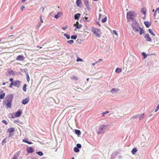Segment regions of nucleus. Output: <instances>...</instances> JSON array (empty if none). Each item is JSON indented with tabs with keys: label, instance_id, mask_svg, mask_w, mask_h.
<instances>
[{
	"label": "nucleus",
	"instance_id": "obj_1",
	"mask_svg": "<svg viewBox=\"0 0 159 159\" xmlns=\"http://www.w3.org/2000/svg\"><path fill=\"white\" fill-rule=\"evenodd\" d=\"M92 32L97 37H100L101 36L100 31L98 29L94 27H92L91 29Z\"/></svg>",
	"mask_w": 159,
	"mask_h": 159
},
{
	"label": "nucleus",
	"instance_id": "obj_2",
	"mask_svg": "<svg viewBox=\"0 0 159 159\" xmlns=\"http://www.w3.org/2000/svg\"><path fill=\"white\" fill-rule=\"evenodd\" d=\"M135 15V13L133 11H129L127 13V17L128 21L133 20Z\"/></svg>",
	"mask_w": 159,
	"mask_h": 159
},
{
	"label": "nucleus",
	"instance_id": "obj_3",
	"mask_svg": "<svg viewBox=\"0 0 159 159\" xmlns=\"http://www.w3.org/2000/svg\"><path fill=\"white\" fill-rule=\"evenodd\" d=\"M15 131V129L13 127L9 128L7 129V132L9 133V137H10L13 134H11L12 132H13Z\"/></svg>",
	"mask_w": 159,
	"mask_h": 159
},
{
	"label": "nucleus",
	"instance_id": "obj_4",
	"mask_svg": "<svg viewBox=\"0 0 159 159\" xmlns=\"http://www.w3.org/2000/svg\"><path fill=\"white\" fill-rule=\"evenodd\" d=\"M5 96V93L3 91L0 89V99H3Z\"/></svg>",
	"mask_w": 159,
	"mask_h": 159
},
{
	"label": "nucleus",
	"instance_id": "obj_5",
	"mask_svg": "<svg viewBox=\"0 0 159 159\" xmlns=\"http://www.w3.org/2000/svg\"><path fill=\"white\" fill-rule=\"evenodd\" d=\"M14 86L15 87H16L17 88H19L21 82L19 80H15L14 81Z\"/></svg>",
	"mask_w": 159,
	"mask_h": 159
},
{
	"label": "nucleus",
	"instance_id": "obj_6",
	"mask_svg": "<svg viewBox=\"0 0 159 159\" xmlns=\"http://www.w3.org/2000/svg\"><path fill=\"white\" fill-rule=\"evenodd\" d=\"M74 26L75 27V29H80L82 27V25L81 24H79L78 22L77 21L75 24L74 25Z\"/></svg>",
	"mask_w": 159,
	"mask_h": 159
},
{
	"label": "nucleus",
	"instance_id": "obj_7",
	"mask_svg": "<svg viewBox=\"0 0 159 159\" xmlns=\"http://www.w3.org/2000/svg\"><path fill=\"white\" fill-rule=\"evenodd\" d=\"M144 38L147 41L151 42V39L150 37L148 34H145L144 35Z\"/></svg>",
	"mask_w": 159,
	"mask_h": 159
},
{
	"label": "nucleus",
	"instance_id": "obj_8",
	"mask_svg": "<svg viewBox=\"0 0 159 159\" xmlns=\"http://www.w3.org/2000/svg\"><path fill=\"white\" fill-rule=\"evenodd\" d=\"M25 59L24 56L22 55H20L18 56L16 58L17 60L23 61Z\"/></svg>",
	"mask_w": 159,
	"mask_h": 159
},
{
	"label": "nucleus",
	"instance_id": "obj_9",
	"mask_svg": "<svg viewBox=\"0 0 159 159\" xmlns=\"http://www.w3.org/2000/svg\"><path fill=\"white\" fill-rule=\"evenodd\" d=\"M27 151L28 153H32L34 152V149L31 147H29L27 148Z\"/></svg>",
	"mask_w": 159,
	"mask_h": 159
},
{
	"label": "nucleus",
	"instance_id": "obj_10",
	"mask_svg": "<svg viewBox=\"0 0 159 159\" xmlns=\"http://www.w3.org/2000/svg\"><path fill=\"white\" fill-rule=\"evenodd\" d=\"M6 99L7 102H12V98L11 95H8L6 96Z\"/></svg>",
	"mask_w": 159,
	"mask_h": 159
},
{
	"label": "nucleus",
	"instance_id": "obj_11",
	"mask_svg": "<svg viewBox=\"0 0 159 159\" xmlns=\"http://www.w3.org/2000/svg\"><path fill=\"white\" fill-rule=\"evenodd\" d=\"M30 99L29 98H26L22 101V103L23 104L25 105L27 103L29 102Z\"/></svg>",
	"mask_w": 159,
	"mask_h": 159
},
{
	"label": "nucleus",
	"instance_id": "obj_12",
	"mask_svg": "<svg viewBox=\"0 0 159 159\" xmlns=\"http://www.w3.org/2000/svg\"><path fill=\"white\" fill-rule=\"evenodd\" d=\"M22 111L21 110H18V111L16 113L15 116L16 117H19L22 114Z\"/></svg>",
	"mask_w": 159,
	"mask_h": 159
},
{
	"label": "nucleus",
	"instance_id": "obj_13",
	"mask_svg": "<svg viewBox=\"0 0 159 159\" xmlns=\"http://www.w3.org/2000/svg\"><path fill=\"white\" fill-rule=\"evenodd\" d=\"M144 24L148 28L151 25V23L150 21H146L144 22Z\"/></svg>",
	"mask_w": 159,
	"mask_h": 159
},
{
	"label": "nucleus",
	"instance_id": "obj_14",
	"mask_svg": "<svg viewBox=\"0 0 159 159\" xmlns=\"http://www.w3.org/2000/svg\"><path fill=\"white\" fill-rule=\"evenodd\" d=\"M80 14L79 13L75 14L74 15L75 19V20H78L79 18L80 17Z\"/></svg>",
	"mask_w": 159,
	"mask_h": 159
},
{
	"label": "nucleus",
	"instance_id": "obj_15",
	"mask_svg": "<svg viewBox=\"0 0 159 159\" xmlns=\"http://www.w3.org/2000/svg\"><path fill=\"white\" fill-rule=\"evenodd\" d=\"M157 11H158V12L159 14V7L157 8L155 11H154V9H153L152 10V11L154 12V16L155 18H156V16L157 15Z\"/></svg>",
	"mask_w": 159,
	"mask_h": 159
},
{
	"label": "nucleus",
	"instance_id": "obj_16",
	"mask_svg": "<svg viewBox=\"0 0 159 159\" xmlns=\"http://www.w3.org/2000/svg\"><path fill=\"white\" fill-rule=\"evenodd\" d=\"M140 29H141V28L140 27H137L133 28V30L135 32H138Z\"/></svg>",
	"mask_w": 159,
	"mask_h": 159
},
{
	"label": "nucleus",
	"instance_id": "obj_17",
	"mask_svg": "<svg viewBox=\"0 0 159 159\" xmlns=\"http://www.w3.org/2000/svg\"><path fill=\"white\" fill-rule=\"evenodd\" d=\"M19 154V152H17L16 154L14 155L12 159H18Z\"/></svg>",
	"mask_w": 159,
	"mask_h": 159
},
{
	"label": "nucleus",
	"instance_id": "obj_18",
	"mask_svg": "<svg viewBox=\"0 0 159 159\" xmlns=\"http://www.w3.org/2000/svg\"><path fill=\"white\" fill-rule=\"evenodd\" d=\"M11 102H7L6 104V106L7 108H11Z\"/></svg>",
	"mask_w": 159,
	"mask_h": 159
},
{
	"label": "nucleus",
	"instance_id": "obj_19",
	"mask_svg": "<svg viewBox=\"0 0 159 159\" xmlns=\"http://www.w3.org/2000/svg\"><path fill=\"white\" fill-rule=\"evenodd\" d=\"M146 9L145 8H143L141 11V13L143 14L144 15H145L146 14Z\"/></svg>",
	"mask_w": 159,
	"mask_h": 159
},
{
	"label": "nucleus",
	"instance_id": "obj_20",
	"mask_svg": "<svg viewBox=\"0 0 159 159\" xmlns=\"http://www.w3.org/2000/svg\"><path fill=\"white\" fill-rule=\"evenodd\" d=\"M144 113H142L141 115H138V117L139 118V120H140L143 119L144 117Z\"/></svg>",
	"mask_w": 159,
	"mask_h": 159
},
{
	"label": "nucleus",
	"instance_id": "obj_21",
	"mask_svg": "<svg viewBox=\"0 0 159 159\" xmlns=\"http://www.w3.org/2000/svg\"><path fill=\"white\" fill-rule=\"evenodd\" d=\"M137 151V149L136 148H134L131 151L132 154L133 155H134Z\"/></svg>",
	"mask_w": 159,
	"mask_h": 159
},
{
	"label": "nucleus",
	"instance_id": "obj_22",
	"mask_svg": "<svg viewBox=\"0 0 159 159\" xmlns=\"http://www.w3.org/2000/svg\"><path fill=\"white\" fill-rule=\"evenodd\" d=\"M81 0H77L76 2V3L77 6L79 7H80V4L81 3Z\"/></svg>",
	"mask_w": 159,
	"mask_h": 159
},
{
	"label": "nucleus",
	"instance_id": "obj_23",
	"mask_svg": "<svg viewBox=\"0 0 159 159\" xmlns=\"http://www.w3.org/2000/svg\"><path fill=\"white\" fill-rule=\"evenodd\" d=\"M61 14V12H58L56 15L54 17L56 19L60 17Z\"/></svg>",
	"mask_w": 159,
	"mask_h": 159
},
{
	"label": "nucleus",
	"instance_id": "obj_24",
	"mask_svg": "<svg viewBox=\"0 0 159 159\" xmlns=\"http://www.w3.org/2000/svg\"><path fill=\"white\" fill-rule=\"evenodd\" d=\"M84 4L87 8L89 7V2L88 1L86 0H84Z\"/></svg>",
	"mask_w": 159,
	"mask_h": 159
},
{
	"label": "nucleus",
	"instance_id": "obj_25",
	"mask_svg": "<svg viewBox=\"0 0 159 159\" xmlns=\"http://www.w3.org/2000/svg\"><path fill=\"white\" fill-rule=\"evenodd\" d=\"M122 71V70L121 68H116V72L118 73H120Z\"/></svg>",
	"mask_w": 159,
	"mask_h": 159
},
{
	"label": "nucleus",
	"instance_id": "obj_26",
	"mask_svg": "<svg viewBox=\"0 0 159 159\" xmlns=\"http://www.w3.org/2000/svg\"><path fill=\"white\" fill-rule=\"evenodd\" d=\"M106 126L104 125H102L100 126V127L99 128V130L100 131H102L106 128Z\"/></svg>",
	"mask_w": 159,
	"mask_h": 159
},
{
	"label": "nucleus",
	"instance_id": "obj_27",
	"mask_svg": "<svg viewBox=\"0 0 159 159\" xmlns=\"http://www.w3.org/2000/svg\"><path fill=\"white\" fill-rule=\"evenodd\" d=\"M75 133L78 135H79L81 134V132L80 130L76 129L75 130Z\"/></svg>",
	"mask_w": 159,
	"mask_h": 159
},
{
	"label": "nucleus",
	"instance_id": "obj_28",
	"mask_svg": "<svg viewBox=\"0 0 159 159\" xmlns=\"http://www.w3.org/2000/svg\"><path fill=\"white\" fill-rule=\"evenodd\" d=\"M8 71L9 74L10 75H11L14 74V71L11 70H8Z\"/></svg>",
	"mask_w": 159,
	"mask_h": 159
},
{
	"label": "nucleus",
	"instance_id": "obj_29",
	"mask_svg": "<svg viewBox=\"0 0 159 159\" xmlns=\"http://www.w3.org/2000/svg\"><path fill=\"white\" fill-rule=\"evenodd\" d=\"M26 84H25L23 87V90L24 92H26Z\"/></svg>",
	"mask_w": 159,
	"mask_h": 159
},
{
	"label": "nucleus",
	"instance_id": "obj_30",
	"mask_svg": "<svg viewBox=\"0 0 159 159\" xmlns=\"http://www.w3.org/2000/svg\"><path fill=\"white\" fill-rule=\"evenodd\" d=\"M74 150L76 152H79L80 151L79 148H77V147H75L74 148Z\"/></svg>",
	"mask_w": 159,
	"mask_h": 159
},
{
	"label": "nucleus",
	"instance_id": "obj_31",
	"mask_svg": "<svg viewBox=\"0 0 159 159\" xmlns=\"http://www.w3.org/2000/svg\"><path fill=\"white\" fill-rule=\"evenodd\" d=\"M23 142L29 144H32V143L31 142H28L26 140L23 139Z\"/></svg>",
	"mask_w": 159,
	"mask_h": 159
},
{
	"label": "nucleus",
	"instance_id": "obj_32",
	"mask_svg": "<svg viewBox=\"0 0 159 159\" xmlns=\"http://www.w3.org/2000/svg\"><path fill=\"white\" fill-rule=\"evenodd\" d=\"M148 31H149V33L152 35H153V36H155V34H154L152 30H151V29H148Z\"/></svg>",
	"mask_w": 159,
	"mask_h": 159
},
{
	"label": "nucleus",
	"instance_id": "obj_33",
	"mask_svg": "<svg viewBox=\"0 0 159 159\" xmlns=\"http://www.w3.org/2000/svg\"><path fill=\"white\" fill-rule=\"evenodd\" d=\"M67 42L68 44H71L73 43L74 41L73 40H70L67 41Z\"/></svg>",
	"mask_w": 159,
	"mask_h": 159
},
{
	"label": "nucleus",
	"instance_id": "obj_34",
	"mask_svg": "<svg viewBox=\"0 0 159 159\" xmlns=\"http://www.w3.org/2000/svg\"><path fill=\"white\" fill-rule=\"evenodd\" d=\"M107 20V17L106 16L104 18L102 19V21L103 23H104Z\"/></svg>",
	"mask_w": 159,
	"mask_h": 159
},
{
	"label": "nucleus",
	"instance_id": "obj_35",
	"mask_svg": "<svg viewBox=\"0 0 159 159\" xmlns=\"http://www.w3.org/2000/svg\"><path fill=\"white\" fill-rule=\"evenodd\" d=\"M139 34L140 35H142L143 33H144V31L143 30V29H142L141 28V29H140V30H139Z\"/></svg>",
	"mask_w": 159,
	"mask_h": 159
},
{
	"label": "nucleus",
	"instance_id": "obj_36",
	"mask_svg": "<svg viewBox=\"0 0 159 159\" xmlns=\"http://www.w3.org/2000/svg\"><path fill=\"white\" fill-rule=\"evenodd\" d=\"M26 79L28 82H29L30 81V78L29 76V75L27 74L26 75Z\"/></svg>",
	"mask_w": 159,
	"mask_h": 159
},
{
	"label": "nucleus",
	"instance_id": "obj_37",
	"mask_svg": "<svg viewBox=\"0 0 159 159\" xmlns=\"http://www.w3.org/2000/svg\"><path fill=\"white\" fill-rule=\"evenodd\" d=\"M109 113V112L108 111H106L105 112H103L102 113V117H104L105 116V115L107 114H108Z\"/></svg>",
	"mask_w": 159,
	"mask_h": 159
},
{
	"label": "nucleus",
	"instance_id": "obj_38",
	"mask_svg": "<svg viewBox=\"0 0 159 159\" xmlns=\"http://www.w3.org/2000/svg\"><path fill=\"white\" fill-rule=\"evenodd\" d=\"M142 54L143 56V58H145L147 57V55L146 54V53H145L144 52H142Z\"/></svg>",
	"mask_w": 159,
	"mask_h": 159
},
{
	"label": "nucleus",
	"instance_id": "obj_39",
	"mask_svg": "<svg viewBox=\"0 0 159 159\" xmlns=\"http://www.w3.org/2000/svg\"><path fill=\"white\" fill-rule=\"evenodd\" d=\"M77 36L76 35H73L71 36V38L72 39H76Z\"/></svg>",
	"mask_w": 159,
	"mask_h": 159
},
{
	"label": "nucleus",
	"instance_id": "obj_40",
	"mask_svg": "<svg viewBox=\"0 0 159 159\" xmlns=\"http://www.w3.org/2000/svg\"><path fill=\"white\" fill-rule=\"evenodd\" d=\"M39 18H40V23H41L39 24V25L40 26L41 25V23L43 22V20H42V18L41 15H40V16Z\"/></svg>",
	"mask_w": 159,
	"mask_h": 159
},
{
	"label": "nucleus",
	"instance_id": "obj_41",
	"mask_svg": "<svg viewBox=\"0 0 159 159\" xmlns=\"http://www.w3.org/2000/svg\"><path fill=\"white\" fill-rule=\"evenodd\" d=\"M37 153L40 156H42L43 155V153L42 152H37Z\"/></svg>",
	"mask_w": 159,
	"mask_h": 159
},
{
	"label": "nucleus",
	"instance_id": "obj_42",
	"mask_svg": "<svg viewBox=\"0 0 159 159\" xmlns=\"http://www.w3.org/2000/svg\"><path fill=\"white\" fill-rule=\"evenodd\" d=\"M71 79L72 80H78L77 77H76V76H72L71 77Z\"/></svg>",
	"mask_w": 159,
	"mask_h": 159
},
{
	"label": "nucleus",
	"instance_id": "obj_43",
	"mask_svg": "<svg viewBox=\"0 0 159 159\" xmlns=\"http://www.w3.org/2000/svg\"><path fill=\"white\" fill-rule=\"evenodd\" d=\"M64 35L66 37L67 39H69L70 38V35H67L66 34H65Z\"/></svg>",
	"mask_w": 159,
	"mask_h": 159
},
{
	"label": "nucleus",
	"instance_id": "obj_44",
	"mask_svg": "<svg viewBox=\"0 0 159 159\" xmlns=\"http://www.w3.org/2000/svg\"><path fill=\"white\" fill-rule=\"evenodd\" d=\"M159 109V104H158L157 105V107L156 109L155 110V112H157Z\"/></svg>",
	"mask_w": 159,
	"mask_h": 159
},
{
	"label": "nucleus",
	"instance_id": "obj_45",
	"mask_svg": "<svg viewBox=\"0 0 159 159\" xmlns=\"http://www.w3.org/2000/svg\"><path fill=\"white\" fill-rule=\"evenodd\" d=\"M83 61V60L81 59V58H77V62H79V61Z\"/></svg>",
	"mask_w": 159,
	"mask_h": 159
},
{
	"label": "nucleus",
	"instance_id": "obj_46",
	"mask_svg": "<svg viewBox=\"0 0 159 159\" xmlns=\"http://www.w3.org/2000/svg\"><path fill=\"white\" fill-rule=\"evenodd\" d=\"M14 86V82H11L9 85V87L10 88H12V86Z\"/></svg>",
	"mask_w": 159,
	"mask_h": 159
},
{
	"label": "nucleus",
	"instance_id": "obj_47",
	"mask_svg": "<svg viewBox=\"0 0 159 159\" xmlns=\"http://www.w3.org/2000/svg\"><path fill=\"white\" fill-rule=\"evenodd\" d=\"M77 147L78 148H80L81 147V145L79 143H78L76 145Z\"/></svg>",
	"mask_w": 159,
	"mask_h": 159
},
{
	"label": "nucleus",
	"instance_id": "obj_48",
	"mask_svg": "<svg viewBox=\"0 0 159 159\" xmlns=\"http://www.w3.org/2000/svg\"><path fill=\"white\" fill-rule=\"evenodd\" d=\"M138 117H138V115H136V116H133L132 117V119H136V118H137Z\"/></svg>",
	"mask_w": 159,
	"mask_h": 159
},
{
	"label": "nucleus",
	"instance_id": "obj_49",
	"mask_svg": "<svg viewBox=\"0 0 159 159\" xmlns=\"http://www.w3.org/2000/svg\"><path fill=\"white\" fill-rule=\"evenodd\" d=\"M68 28V26L67 25L66 26L64 27H62V29L63 30H66Z\"/></svg>",
	"mask_w": 159,
	"mask_h": 159
},
{
	"label": "nucleus",
	"instance_id": "obj_50",
	"mask_svg": "<svg viewBox=\"0 0 159 159\" xmlns=\"http://www.w3.org/2000/svg\"><path fill=\"white\" fill-rule=\"evenodd\" d=\"M2 122L4 123V124H5V125H7V122L5 120H2Z\"/></svg>",
	"mask_w": 159,
	"mask_h": 159
},
{
	"label": "nucleus",
	"instance_id": "obj_51",
	"mask_svg": "<svg viewBox=\"0 0 159 159\" xmlns=\"http://www.w3.org/2000/svg\"><path fill=\"white\" fill-rule=\"evenodd\" d=\"M25 8V7L24 6H22L20 7V9L22 11L23 9Z\"/></svg>",
	"mask_w": 159,
	"mask_h": 159
},
{
	"label": "nucleus",
	"instance_id": "obj_52",
	"mask_svg": "<svg viewBox=\"0 0 159 159\" xmlns=\"http://www.w3.org/2000/svg\"><path fill=\"white\" fill-rule=\"evenodd\" d=\"M9 80L10 82H13V79L12 78H10Z\"/></svg>",
	"mask_w": 159,
	"mask_h": 159
},
{
	"label": "nucleus",
	"instance_id": "obj_53",
	"mask_svg": "<svg viewBox=\"0 0 159 159\" xmlns=\"http://www.w3.org/2000/svg\"><path fill=\"white\" fill-rule=\"evenodd\" d=\"M113 32L115 34H116V35H118V34H117V32H116V30H114L113 31Z\"/></svg>",
	"mask_w": 159,
	"mask_h": 159
},
{
	"label": "nucleus",
	"instance_id": "obj_54",
	"mask_svg": "<svg viewBox=\"0 0 159 159\" xmlns=\"http://www.w3.org/2000/svg\"><path fill=\"white\" fill-rule=\"evenodd\" d=\"M116 90L115 89H112L111 90V92L113 93V91H116Z\"/></svg>",
	"mask_w": 159,
	"mask_h": 159
},
{
	"label": "nucleus",
	"instance_id": "obj_55",
	"mask_svg": "<svg viewBox=\"0 0 159 159\" xmlns=\"http://www.w3.org/2000/svg\"><path fill=\"white\" fill-rule=\"evenodd\" d=\"M84 18L85 19L86 21H89V20H88V18L87 17H84Z\"/></svg>",
	"mask_w": 159,
	"mask_h": 159
},
{
	"label": "nucleus",
	"instance_id": "obj_56",
	"mask_svg": "<svg viewBox=\"0 0 159 159\" xmlns=\"http://www.w3.org/2000/svg\"><path fill=\"white\" fill-rule=\"evenodd\" d=\"M102 61V59H100L97 61H98V62H100Z\"/></svg>",
	"mask_w": 159,
	"mask_h": 159
},
{
	"label": "nucleus",
	"instance_id": "obj_57",
	"mask_svg": "<svg viewBox=\"0 0 159 159\" xmlns=\"http://www.w3.org/2000/svg\"><path fill=\"white\" fill-rule=\"evenodd\" d=\"M97 62H98V61H97L95 63H93L92 64V65L93 66H95Z\"/></svg>",
	"mask_w": 159,
	"mask_h": 159
},
{
	"label": "nucleus",
	"instance_id": "obj_58",
	"mask_svg": "<svg viewBox=\"0 0 159 159\" xmlns=\"http://www.w3.org/2000/svg\"><path fill=\"white\" fill-rule=\"evenodd\" d=\"M14 35H9L8 37V38H10L11 37H12V36H14Z\"/></svg>",
	"mask_w": 159,
	"mask_h": 159
},
{
	"label": "nucleus",
	"instance_id": "obj_59",
	"mask_svg": "<svg viewBox=\"0 0 159 159\" xmlns=\"http://www.w3.org/2000/svg\"><path fill=\"white\" fill-rule=\"evenodd\" d=\"M27 0H22V2H24L27 1Z\"/></svg>",
	"mask_w": 159,
	"mask_h": 159
},
{
	"label": "nucleus",
	"instance_id": "obj_60",
	"mask_svg": "<svg viewBox=\"0 0 159 159\" xmlns=\"http://www.w3.org/2000/svg\"><path fill=\"white\" fill-rule=\"evenodd\" d=\"M37 48H42V47H40V46H37Z\"/></svg>",
	"mask_w": 159,
	"mask_h": 159
},
{
	"label": "nucleus",
	"instance_id": "obj_61",
	"mask_svg": "<svg viewBox=\"0 0 159 159\" xmlns=\"http://www.w3.org/2000/svg\"><path fill=\"white\" fill-rule=\"evenodd\" d=\"M6 84V83L5 82H3L2 83L3 85H5Z\"/></svg>",
	"mask_w": 159,
	"mask_h": 159
},
{
	"label": "nucleus",
	"instance_id": "obj_62",
	"mask_svg": "<svg viewBox=\"0 0 159 159\" xmlns=\"http://www.w3.org/2000/svg\"><path fill=\"white\" fill-rule=\"evenodd\" d=\"M13 29V26H11V30H12Z\"/></svg>",
	"mask_w": 159,
	"mask_h": 159
},
{
	"label": "nucleus",
	"instance_id": "obj_63",
	"mask_svg": "<svg viewBox=\"0 0 159 159\" xmlns=\"http://www.w3.org/2000/svg\"><path fill=\"white\" fill-rule=\"evenodd\" d=\"M89 80V78H88V79H87V81H88Z\"/></svg>",
	"mask_w": 159,
	"mask_h": 159
},
{
	"label": "nucleus",
	"instance_id": "obj_64",
	"mask_svg": "<svg viewBox=\"0 0 159 159\" xmlns=\"http://www.w3.org/2000/svg\"><path fill=\"white\" fill-rule=\"evenodd\" d=\"M101 14H100L99 15V16H101Z\"/></svg>",
	"mask_w": 159,
	"mask_h": 159
}]
</instances>
